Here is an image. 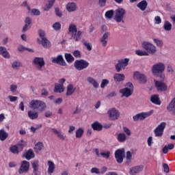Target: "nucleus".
Returning a JSON list of instances; mask_svg holds the SVG:
<instances>
[{"instance_id":"obj_1","label":"nucleus","mask_w":175,"mask_h":175,"mask_svg":"<svg viewBox=\"0 0 175 175\" xmlns=\"http://www.w3.org/2000/svg\"><path fill=\"white\" fill-rule=\"evenodd\" d=\"M166 69V66L162 62H159L154 64L151 68V72L154 76L159 77L161 80H165L166 79V75L163 74L165 70Z\"/></svg>"},{"instance_id":"obj_26","label":"nucleus","mask_w":175,"mask_h":175,"mask_svg":"<svg viewBox=\"0 0 175 175\" xmlns=\"http://www.w3.org/2000/svg\"><path fill=\"white\" fill-rule=\"evenodd\" d=\"M75 91L76 88H74L72 84H69L67 86V92L66 93V96H70V95H73Z\"/></svg>"},{"instance_id":"obj_27","label":"nucleus","mask_w":175,"mask_h":175,"mask_svg":"<svg viewBox=\"0 0 175 175\" xmlns=\"http://www.w3.org/2000/svg\"><path fill=\"white\" fill-rule=\"evenodd\" d=\"M41 44L44 49H50L51 47V42H50L47 38L41 40Z\"/></svg>"},{"instance_id":"obj_44","label":"nucleus","mask_w":175,"mask_h":175,"mask_svg":"<svg viewBox=\"0 0 175 175\" xmlns=\"http://www.w3.org/2000/svg\"><path fill=\"white\" fill-rule=\"evenodd\" d=\"M43 143L38 142L34 146V150H36V152H38V151H42V148H43Z\"/></svg>"},{"instance_id":"obj_21","label":"nucleus","mask_w":175,"mask_h":175,"mask_svg":"<svg viewBox=\"0 0 175 175\" xmlns=\"http://www.w3.org/2000/svg\"><path fill=\"white\" fill-rule=\"evenodd\" d=\"M150 102L154 103V105H160L161 102V99H159V95L158 94H153L150 97Z\"/></svg>"},{"instance_id":"obj_24","label":"nucleus","mask_w":175,"mask_h":175,"mask_svg":"<svg viewBox=\"0 0 175 175\" xmlns=\"http://www.w3.org/2000/svg\"><path fill=\"white\" fill-rule=\"evenodd\" d=\"M113 79L116 83L124 81L125 80V75L116 73L114 75Z\"/></svg>"},{"instance_id":"obj_32","label":"nucleus","mask_w":175,"mask_h":175,"mask_svg":"<svg viewBox=\"0 0 175 175\" xmlns=\"http://www.w3.org/2000/svg\"><path fill=\"white\" fill-rule=\"evenodd\" d=\"M83 33L80 31H77V33L72 35L70 39H75V42H79L81 39V34Z\"/></svg>"},{"instance_id":"obj_64","label":"nucleus","mask_w":175,"mask_h":175,"mask_svg":"<svg viewBox=\"0 0 175 175\" xmlns=\"http://www.w3.org/2000/svg\"><path fill=\"white\" fill-rule=\"evenodd\" d=\"M11 92H16L17 91V85H10Z\"/></svg>"},{"instance_id":"obj_23","label":"nucleus","mask_w":175,"mask_h":175,"mask_svg":"<svg viewBox=\"0 0 175 175\" xmlns=\"http://www.w3.org/2000/svg\"><path fill=\"white\" fill-rule=\"evenodd\" d=\"M91 126L94 131H97L98 132H99V131H102V129H103V126L97 121L92 123L91 124Z\"/></svg>"},{"instance_id":"obj_49","label":"nucleus","mask_w":175,"mask_h":175,"mask_svg":"<svg viewBox=\"0 0 175 175\" xmlns=\"http://www.w3.org/2000/svg\"><path fill=\"white\" fill-rule=\"evenodd\" d=\"M110 83V81L109 79H103L100 83V88H105L107 86V85Z\"/></svg>"},{"instance_id":"obj_12","label":"nucleus","mask_w":175,"mask_h":175,"mask_svg":"<svg viewBox=\"0 0 175 175\" xmlns=\"http://www.w3.org/2000/svg\"><path fill=\"white\" fill-rule=\"evenodd\" d=\"M133 77L135 80H138L139 84H146L147 83V77L139 71L134 72Z\"/></svg>"},{"instance_id":"obj_14","label":"nucleus","mask_w":175,"mask_h":175,"mask_svg":"<svg viewBox=\"0 0 175 175\" xmlns=\"http://www.w3.org/2000/svg\"><path fill=\"white\" fill-rule=\"evenodd\" d=\"M29 162L27 161H22L21 163V167H19L18 172L19 174H23L24 173L28 172L29 170Z\"/></svg>"},{"instance_id":"obj_53","label":"nucleus","mask_w":175,"mask_h":175,"mask_svg":"<svg viewBox=\"0 0 175 175\" xmlns=\"http://www.w3.org/2000/svg\"><path fill=\"white\" fill-rule=\"evenodd\" d=\"M21 66V63L18 62H14L12 64V67L13 69H17V68H20Z\"/></svg>"},{"instance_id":"obj_34","label":"nucleus","mask_w":175,"mask_h":175,"mask_svg":"<svg viewBox=\"0 0 175 175\" xmlns=\"http://www.w3.org/2000/svg\"><path fill=\"white\" fill-rule=\"evenodd\" d=\"M49 168H48V172L50 174H52V173H54V170L55 169V164L53 161H48Z\"/></svg>"},{"instance_id":"obj_40","label":"nucleus","mask_w":175,"mask_h":175,"mask_svg":"<svg viewBox=\"0 0 175 175\" xmlns=\"http://www.w3.org/2000/svg\"><path fill=\"white\" fill-rule=\"evenodd\" d=\"M27 146V142H24V140H21V142L17 144L16 147H18V151H23L24 150V147Z\"/></svg>"},{"instance_id":"obj_5","label":"nucleus","mask_w":175,"mask_h":175,"mask_svg":"<svg viewBox=\"0 0 175 175\" xmlns=\"http://www.w3.org/2000/svg\"><path fill=\"white\" fill-rule=\"evenodd\" d=\"M125 14H126L125 9L121 8H118L115 10V21H116V23H124V17H125Z\"/></svg>"},{"instance_id":"obj_28","label":"nucleus","mask_w":175,"mask_h":175,"mask_svg":"<svg viewBox=\"0 0 175 175\" xmlns=\"http://www.w3.org/2000/svg\"><path fill=\"white\" fill-rule=\"evenodd\" d=\"M27 116L30 120H36L39 117V113L29 110L27 111Z\"/></svg>"},{"instance_id":"obj_61","label":"nucleus","mask_w":175,"mask_h":175,"mask_svg":"<svg viewBox=\"0 0 175 175\" xmlns=\"http://www.w3.org/2000/svg\"><path fill=\"white\" fill-rule=\"evenodd\" d=\"M44 116L46 118H50V117H53V112L51 111H46L44 113Z\"/></svg>"},{"instance_id":"obj_48","label":"nucleus","mask_w":175,"mask_h":175,"mask_svg":"<svg viewBox=\"0 0 175 175\" xmlns=\"http://www.w3.org/2000/svg\"><path fill=\"white\" fill-rule=\"evenodd\" d=\"M38 36H40L41 40L46 38V31L40 29H38Z\"/></svg>"},{"instance_id":"obj_63","label":"nucleus","mask_w":175,"mask_h":175,"mask_svg":"<svg viewBox=\"0 0 175 175\" xmlns=\"http://www.w3.org/2000/svg\"><path fill=\"white\" fill-rule=\"evenodd\" d=\"M91 173H95L96 174H100V172L98 167H93L91 169Z\"/></svg>"},{"instance_id":"obj_38","label":"nucleus","mask_w":175,"mask_h":175,"mask_svg":"<svg viewBox=\"0 0 175 175\" xmlns=\"http://www.w3.org/2000/svg\"><path fill=\"white\" fill-rule=\"evenodd\" d=\"M65 58L68 64H72L75 61V57L70 53H65Z\"/></svg>"},{"instance_id":"obj_17","label":"nucleus","mask_w":175,"mask_h":175,"mask_svg":"<svg viewBox=\"0 0 175 175\" xmlns=\"http://www.w3.org/2000/svg\"><path fill=\"white\" fill-rule=\"evenodd\" d=\"M23 157L25 158L27 161H31V159L35 158V153L32 149H29L25 151Z\"/></svg>"},{"instance_id":"obj_2","label":"nucleus","mask_w":175,"mask_h":175,"mask_svg":"<svg viewBox=\"0 0 175 175\" xmlns=\"http://www.w3.org/2000/svg\"><path fill=\"white\" fill-rule=\"evenodd\" d=\"M29 107L33 110H38L40 113H42L47 109V105L40 100H32L29 103Z\"/></svg>"},{"instance_id":"obj_3","label":"nucleus","mask_w":175,"mask_h":175,"mask_svg":"<svg viewBox=\"0 0 175 175\" xmlns=\"http://www.w3.org/2000/svg\"><path fill=\"white\" fill-rule=\"evenodd\" d=\"M103 33L104 34L100 38V42L101 43L103 47H106V46H107V39H109V36H110V32L107 31V27L105 25L101 26V33Z\"/></svg>"},{"instance_id":"obj_62","label":"nucleus","mask_w":175,"mask_h":175,"mask_svg":"<svg viewBox=\"0 0 175 175\" xmlns=\"http://www.w3.org/2000/svg\"><path fill=\"white\" fill-rule=\"evenodd\" d=\"M154 21L155 24H161V23H162V19L161 18V16H157L154 17Z\"/></svg>"},{"instance_id":"obj_22","label":"nucleus","mask_w":175,"mask_h":175,"mask_svg":"<svg viewBox=\"0 0 175 175\" xmlns=\"http://www.w3.org/2000/svg\"><path fill=\"white\" fill-rule=\"evenodd\" d=\"M148 5V3H147V1L142 0V1H140L137 4V8L140 9V10H142V12H144V10L147 9Z\"/></svg>"},{"instance_id":"obj_37","label":"nucleus","mask_w":175,"mask_h":175,"mask_svg":"<svg viewBox=\"0 0 175 175\" xmlns=\"http://www.w3.org/2000/svg\"><path fill=\"white\" fill-rule=\"evenodd\" d=\"M167 110H168V111H173V110H175V98L171 100L169 105L167 107Z\"/></svg>"},{"instance_id":"obj_41","label":"nucleus","mask_w":175,"mask_h":175,"mask_svg":"<svg viewBox=\"0 0 175 175\" xmlns=\"http://www.w3.org/2000/svg\"><path fill=\"white\" fill-rule=\"evenodd\" d=\"M114 13H116V12H114L113 10H108L105 12V16L106 18L111 20V18H113Z\"/></svg>"},{"instance_id":"obj_15","label":"nucleus","mask_w":175,"mask_h":175,"mask_svg":"<svg viewBox=\"0 0 175 175\" xmlns=\"http://www.w3.org/2000/svg\"><path fill=\"white\" fill-rule=\"evenodd\" d=\"M51 62L53 64H57V65H60V66H66V62L64 59L62 55H59L57 57H52Z\"/></svg>"},{"instance_id":"obj_11","label":"nucleus","mask_w":175,"mask_h":175,"mask_svg":"<svg viewBox=\"0 0 175 175\" xmlns=\"http://www.w3.org/2000/svg\"><path fill=\"white\" fill-rule=\"evenodd\" d=\"M165 128H166V122H161L157 126V127L154 130V133L156 137H162Z\"/></svg>"},{"instance_id":"obj_8","label":"nucleus","mask_w":175,"mask_h":175,"mask_svg":"<svg viewBox=\"0 0 175 175\" xmlns=\"http://www.w3.org/2000/svg\"><path fill=\"white\" fill-rule=\"evenodd\" d=\"M154 113V110H150L148 112H142L137 113V115L133 117V121H143L147 118V117H150L152 114Z\"/></svg>"},{"instance_id":"obj_55","label":"nucleus","mask_w":175,"mask_h":175,"mask_svg":"<svg viewBox=\"0 0 175 175\" xmlns=\"http://www.w3.org/2000/svg\"><path fill=\"white\" fill-rule=\"evenodd\" d=\"M163 167L164 169V173H169L170 172V170L169 168V165L167 163H163Z\"/></svg>"},{"instance_id":"obj_42","label":"nucleus","mask_w":175,"mask_h":175,"mask_svg":"<svg viewBox=\"0 0 175 175\" xmlns=\"http://www.w3.org/2000/svg\"><path fill=\"white\" fill-rule=\"evenodd\" d=\"M163 29L165 31H172V23L169 21H165L163 25Z\"/></svg>"},{"instance_id":"obj_35","label":"nucleus","mask_w":175,"mask_h":175,"mask_svg":"<svg viewBox=\"0 0 175 175\" xmlns=\"http://www.w3.org/2000/svg\"><path fill=\"white\" fill-rule=\"evenodd\" d=\"M8 136H9V135L5 131V130H0V140H1V142L6 140V139H8Z\"/></svg>"},{"instance_id":"obj_25","label":"nucleus","mask_w":175,"mask_h":175,"mask_svg":"<svg viewBox=\"0 0 175 175\" xmlns=\"http://www.w3.org/2000/svg\"><path fill=\"white\" fill-rule=\"evenodd\" d=\"M66 9L70 12H76L77 10V5L75 3H68L66 5Z\"/></svg>"},{"instance_id":"obj_50","label":"nucleus","mask_w":175,"mask_h":175,"mask_svg":"<svg viewBox=\"0 0 175 175\" xmlns=\"http://www.w3.org/2000/svg\"><path fill=\"white\" fill-rule=\"evenodd\" d=\"M53 28L55 31H61V23L56 22L53 25Z\"/></svg>"},{"instance_id":"obj_16","label":"nucleus","mask_w":175,"mask_h":175,"mask_svg":"<svg viewBox=\"0 0 175 175\" xmlns=\"http://www.w3.org/2000/svg\"><path fill=\"white\" fill-rule=\"evenodd\" d=\"M154 87L157 88V91H160L161 92L167 91V85L161 81H154Z\"/></svg>"},{"instance_id":"obj_9","label":"nucleus","mask_w":175,"mask_h":175,"mask_svg":"<svg viewBox=\"0 0 175 175\" xmlns=\"http://www.w3.org/2000/svg\"><path fill=\"white\" fill-rule=\"evenodd\" d=\"M107 114L111 121H116V120H118L121 116L120 111L116 108H111L109 109L107 111Z\"/></svg>"},{"instance_id":"obj_39","label":"nucleus","mask_w":175,"mask_h":175,"mask_svg":"<svg viewBox=\"0 0 175 175\" xmlns=\"http://www.w3.org/2000/svg\"><path fill=\"white\" fill-rule=\"evenodd\" d=\"M83 135H84V129H83V128H79L75 131V136L77 139H80Z\"/></svg>"},{"instance_id":"obj_18","label":"nucleus","mask_w":175,"mask_h":175,"mask_svg":"<svg viewBox=\"0 0 175 175\" xmlns=\"http://www.w3.org/2000/svg\"><path fill=\"white\" fill-rule=\"evenodd\" d=\"M144 169V166L143 165H137L133 167L130 169V174H137L138 173H140V172H143Z\"/></svg>"},{"instance_id":"obj_13","label":"nucleus","mask_w":175,"mask_h":175,"mask_svg":"<svg viewBox=\"0 0 175 175\" xmlns=\"http://www.w3.org/2000/svg\"><path fill=\"white\" fill-rule=\"evenodd\" d=\"M33 64L38 70H42L46 63L44 62V59H43V57H36L33 60Z\"/></svg>"},{"instance_id":"obj_57","label":"nucleus","mask_w":175,"mask_h":175,"mask_svg":"<svg viewBox=\"0 0 175 175\" xmlns=\"http://www.w3.org/2000/svg\"><path fill=\"white\" fill-rule=\"evenodd\" d=\"M31 13L33 16H40V11H39L38 9H32Z\"/></svg>"},{"instance_id":"obj_4","label":"nucleus","mask_w":175,"mask_h":175,"mask_svg":"<svg viewBox=\"0 0 175 175\" xmlns=\"http://www.w3.org/2000/svg\"><path fill=\"white\" fill-rule=\"evenodd\" d=\"M130 59L129 58H124L120 59L118 60V63L115 65V69L118 73H120L121 70H124L125 68L128 66L129 64Z\"/></svg>"},{"instance_id":"obj_31","label":"nucleus","mask_w":175,"mask_h":175,"mask_svg":"<svg viewBox=\"0 0 175 175\" xmlns=\"http://www.w3.org/2000/svg\"><path fill=\"white\" fill-rule=\"evenodd\" d=\"M51 131L55 135H57V137L59 139H61V140H65V136H64V134L61 133V131H57V129H51Z\"/></svg>"},{"instance_id":"obj_47","label":"nucleus","mask_w":175,"mask_h":175,"mask_svg":"<svg viewBox=\"0 0 175 175\" xmlns=\"http://www.w3.org/2000/svg\"><path fill=\"white\" fill-rule=\"evenodd\" d=\"M153 42L155 43L157 47H163V42H162V40L154 38L153 39Z\"/></svg>"},{"instance_id":"obj_45","label":"nucleus","mask_w":175,"mask_h":175,"mask_svg":"<svg viewBox=\"0 0 175 175\" xmlns=\"http://www.w3.org/2000/svg\"><path fill=\"white\" fill-rule=\"evenodd\" d=\"M135 53L137 54V55H139L140 57H143V55H145V56L150 55V54H148V53H147V51H142V50H137L135 51Z\"/></svg>"},{"instance_id":"obj_56","label":"nucleus","mask_w":175,"mask_h":175,"mask_svg":"<svg viewBox=\"0 0 175 175\" xmlns=\"http://www.w3.org/2000/svg\"><path fill=\"white\" fill-rule=\"evenodd\" d=\"M55 14L57 17H62V12L59 10V8H57L55 9Z\"/></svg>"},{"instance_id":"obj_58","label":"nucleus","mask_w":175,"mask_h":175,"mask_svg":"<svg viewBox=\"0 0 175 175\" xmlns=\"http://www.w3.org/2000/svg\"><path fill=\"white\" fill-rule=\"evenodd\" d=\"M29 29H31V25L25 24L22 29V32H27V31H28Z\"/></svg>"},{"instance_id":"obj_7","label":"nucleus","mask_w":175,"mask_h":175,"mask_svg":"<svg viewBox=\"0 0 175 175\" xmlns=\"http://www.w3.org/2000/svg\"><path fill=\"white\" fill-rule=\"evenodd\" d=\"M90 66V63L84 59L76 60L74 63V67L77 70H84Z\"/></svg>"},{"instance_id":"obj_6","label":"nucleus","mask_w":175,"mask_h":175,"mask_svg":"<svg viewBox=\"0 0 175 175\" xmlns=\"http://www.w3.org/2000/svg\"><path fill=\"white\" fill-rule=\"evenodd\" d=\"M142 48L146 50L148 54H151V55H154L157 53V46L150 42H144L142 43Z\"/></svg>"},{"instance_id":"obj_43","label":"nucleus","mask_w":175,"mask_h":175,"mask_svg":"<svg viewBox=\"0 0 175 175\" xmlns=\"http://www.w3.org/2000/svg\"><path fill=\"white\" fill-rule=\"evenodd\" d=\"M10 151L12 152V154H18L20 151L18 150V147L16 145L14 146H11L10 147Z\"/></svg>"},{"instance_id":"obj_51","label":"nucleus","mask_w":175,"mask_h":175,"mask_svg":"<svg viewBox=\"0 0 175 175\" xmlns=\"http://www.w3.org/2000/svg\"><path fill=\"white\" fill-rule=\"evenodd\" d=\"M72 55H74L75 58H81V51H80L79 50H75L72 53Z\"/></svg>"},{"instance_id":"obj_52","label":"nucleus","mask_w":175,"mask_h":175,"mask_svg":"<svg viewBox=\"0 0 175 175\" xmlns=\"http://www.w3.org/2000/svg\"><path fill=\"white\" fill-rule=\"evenodd\" d=\"M100 155H101V157H103V158L109 159L110 158V151H107V152H100Z\"/></svg>"},{"instance_id":"obj_46","label":"nucleus","mask_w":175,"mask_h":175,"mask_svg":"<svg viewBox=\"0 0 175 175\" xmlns=\"http://www.w3.org/2000/svg\"><path fill=\"white\" fill-rule=\"evenodd\" d=\"M31 166L35 171L39 170V161L36 160L31 163Z\"/></svg>"},{"instance_id":"obj_59","label":"nucleus","mask_w":175,"mask_h":175,"mask_svg":"<svg viewBox=\"0 0 175 175\" xmlns=\"http://www.w3.org/2000/svg\"><path fill=\"white\" fill-rule=\"evenodd\" d=\"M25 24H26L27 25H31V24H32V19H31V18L27 16L25 19Z\"/></svg>"},{"instance_id":"obj_60","label":"nucleus","mask_w":175,"mask_h":175,"mask_svg":"<svg viewBox=\"0 0 175 175\" xmlns=\"http://www.w3.org/2000/svg\"><path fill=\"white\" fill-rule=\"evenodd\" d=\"M123 131L127 135V136H131L132 135V133H131V130L128 129V127H123Z\"/></svg>"},{"instance_id":"obj_20","label":"nucleus","mask_w":175,"mask_h":175,"mask_svg":"<svg viewBox=\"0 0 175 175\" xmlns=\"http://www.w3.org/2000/svg\"><path fill=\"white\" fill-rule=\"evenodd\" d=\"M0 55H2L4 58L9 59L10 58V54L5 46H0Z\"/></svg>"},{"instance_id":"obj_29","label":"nucleus","mask_w":175,"mask_h":175,"mask_svg":"<svg viewBox=\"0 0 175 175\" xmlns=\"http://www.w3.org/2000/svg\"><path fill=\"white\" fill-rule=\"evenodd\" d=\"M88 81L93 85L94 88H99V83L93 77H88Z\"/></svg>"},{"instance_id":"obj_33","label":"nucleus","mask_w":175,"mask_h":175,"mask_svg":"<svg viewBox=\"0 0 175 175\" xmlns=\"http://www.w3.org/2000/svg\"><path fill=\"white\" fill-rule=\"evenodd\" d=\"M72 33L73 35L74 33H77V27L75 24H70L69 25L68 29V33Z\"/></svg>"},{"instance_id":"obj_36","label":"nucleus","mask_w":175,"mask_h":175,"mask_svg":"<svg viewBox=\"0 0 175 175\" xmlns=\"http://www.w3.org/2000/svg\"><path fill=\"white\" fill-rule=\"evenodd\" d=\"M118 142L120 143H124V142L126 141V135L124 133H119L117 137Z\"/></svg>"},{"instance_id":"obj_30","label":"nucleus","mask_w":175,"mask_h":175,"mask_svg":"<svg viewBox=\"0 0 175 175\" xmlns=\"http://www.w3.org/2000/svg\"><path fill=\"white\" fill-rule=\"evenodd\" d=\"M64 84H55L54 92L61 94V92H64Z\"/></svg>"},{"instance_id":"obj_54","label":"nucleus","mask_w":175,"mask_h":175,"mask_svg":"<svg viewBox=\"0 0 175 175\" xmlns=\"http://www.w3.org/2000/svg\"><path fill=\"white\" fill-rule=\"evenodd\" d=\"M83 45L85 46L88 51H91V50H92V46H91V44H90V42L86 41L83 42Z\"/></svg>"},{"instance_id":"obj_10","label":"nucleus","mask_w":175,"mask_h":175,"mask_svg":"<svg viewBox=\"0 0 175 175\" xmlns=\"http://www.w3.org/2000/svg\"><path fill=\"white\" fill-rule=\"evenodd\" d=\"M115 158L118 163H122L124 158H125V149H118L115 151Z\"/></svg>"},{"instance_id":"obj_19","label":"nucleus","mask_w":175,"mask_h":175,"mask_svg":"<svg viewBox=\"0 0 175 175\" xmlns=\"http://www.w3.org/2000/svg\"><path fill=\"white\" fill-rule=\"evenodd\" d=\"M120 93L122 94V96H125L126 98H129V96H131V95L133 94V90L128 88H125L121 89L120 90Z\"/></svg>"}]
</instances>
